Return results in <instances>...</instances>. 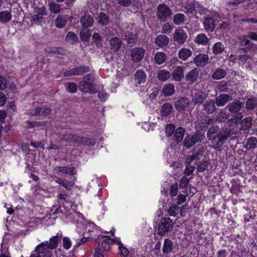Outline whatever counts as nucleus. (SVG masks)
Instances as JSON below:
<instances>
[{
  "label": "nucleus",
  "mask_w": 257,
  "mask_h": 257,
  "mask_svg": "<svg viewBox=\"0 0 257 257\" xmlns=\"http://www.w3.org/2000/svg\"><path fill=\"white\" fill-rule=\"evenodd\" d=\"M174 225V222L169 217H163L161 219L158 227L159 235H165L170 231Z\"/></svg>",
  "instance_id": "f257e3e1"
},
{
  "label": "nucleus",
  "mask_w": 257,
  "mask_h": 257,
  "mask_svg": "<svg viewBox=\"0 0 257 257\" xmlns=\"http://www.w3.org/2000/svg\"><path fill=\"white\" fill-rule=\"evenodd\" d=\"M172 11L166 5L161 4L157 7V17L162 22H166L172 15Z\"/></svg>",
  "instance_id": "f03ea898"
},
{
  "label": "nucleus",
  "mask_w": 257,
  "mask_h": 257,
  "mask_svg": "<svg viewBox=\"0 0 257 257\" xmlns=\"http://www.w3.org/2000/svg\"><path fill=\"white\" fill-rule=\"evenodd\" d=\"M208 94L205 92L198 89H194L191 91V102L194 105L203 104L207 98Z\"/></svg>",
  "instance_id": "7ed1b4c3"
},
{
  "label": "nucleus",
  "mask_w": 257,
  "mask_h": 257,
  "mask_svg": "<svg viewBox=\"0 0 257 257\" xmlns=\"http://www.w3.org/2000/svg\"><path fill=\"white\" fill-rule=\"evenodd\" d=\"M231 135V130L228 128H222L217 135L218 142L214 148H220L226 141L227 139Z\"/></svg>",
  "instance_id": "20e7f679"
},
{
  "label": "nucleus",
  "mask_w": 257,
  "mask_h": 257,
  "mask_svg": "<svg viewBox=\"0 0 257 257\" xmlns=\"http://www.w3.org/2000/svg\"><path fill=\"white\" fill-rule=\"evenodd\" d=\"M35 248L42 257H51L53 255L52 249L48 246L47 241L39 244Z\"/></svg>",
  "instance_id": "39448f33"
},
{
  "label": "nucleus",
  "mask_w": 257,
  "mask_h": 257,
  "mask_svg": "<svg viewBox=\"0 0 257 257\" xmlns=\"http://www.w3.org/2000/svg\"><path fill=\"white\" fill-rule=\"evenodd\" d=\"M145 50L142 47H135L131 51L132 60L135 63L140 62L144 58Z\"/></svg>",
  "instance_id": "423d86ee"
},
{
  "label": "nucleus",
  "mask_w": 257,
  "mask_h": 257,
  "mask_svg": "<svg viewBox=\"0 0 257 257\" xmlns=\"http://www.w3.org/2000/svg\"><path fill=\"white\" fill-rule=\"evenodd\" d=\"M239 41L240 45L242 47H246L248 48L251 51V53L257 52V45L254 44L250 40L246 39L245 35L240 36L238 38Z\"/></svg>",
  "instance_id": "0eeeda50"
},
{
  "label": "nucleus",
  "mask_w": 257,
  "mask_h": 257,
  "mask_svg": "<svg viewBox=\"0 0 257 257\" xmlns=\"http://www.w3.org/2000/svg\"><path fill=\"white\" fill-rule=\"evenodd\" d=\"M173 39L177 44L179 45L183 44L187 40V33L182 29H177L174 33Z\"/></svg>",
  "instance_id": "6e6552de"
},
{
  "label": "nucleus",
  "mask_w": 257,
  "mask_h": 257,
  "mask_svg": "<svg viewBox=\"0 0 257 257\" xmlns=\"http://www.w3.org/2000/svg\"><path fill=\"white\" fill-rule=\"evenodd\" d=\"M78 89L80 91L84 93H95L96 90L93 87L92 82H88L82 81L80 82L78 86Z\"/></svg>",
  "instance_id": "1a4fd4ad"
},
{
  "label": "nucleus",
  "mask_w": 257,
  "mask_h": 257,
  "mask_svg": "<svg viewBox=\"0 0 257 257\" xmlns=\"http://www.w3.org/2000/svg\"><path fill=\"white\" fill-rule=\"evenodd\" d=\"M203 25L205 30L208 32H212L215 30L216 24L213 18L205 17L203 21Z\"/></svg>",
  "instance_id": "9d476101"
},
{
  "label": "nucleus",
  "mask_w": 257,
  "mask_h": 257,
  "mask_svg": "<svg viewBox=\"0 0 257 257\" xmlns=\"http://www.w3.org/2000/svg\"><path fill=\"white\" fill-rule=\"evenodd\" d=\"M215 101L213 99H210L203 103V110L207 114H212L216 111Z\"/></svg>",
  "instance_id": "9b49d317"
},
{
  "label": "nucleus",
  "mask_w": 257,
  "mask_h": 257,
  "mask_svg": "<svg viewBox=\"0 0 257 257\" xmlns=\"http://www.w3.org/2000/svg\"><path fill=\"white\" fill-rule=\"evenodd\" d=\"M199 77V70L195 68L190 70L186 75L185 80L190 84L196 82Z\"/></svg>",
  "instance_id": "f8f14e48"
},
{
  "label": "nucleus",
  "mask_w": 257,
  "mask_h": 257,
  "mask_svg": "<svg viewBox=\"0 0 257 257\" xmlns=\"http://www.w3.org/2000/svg\"><path fill=\"white\" fill-rule=\"evenodd\" d=\"M209 57L205 54H200L194 59V62L198 67H204L208 63Z\"/></svg>",
  "instance_id": "ddd939ff"
},
{
  "label": "nucleus",
  "mask_w": 257,
  "mask_h": 257,
  "mask_svg": "<svg viewBox=\"0 0 257 257\" xmlns=\"http://www.w3.org/2000/svg\"><path fill=\"white\" fill-rule=\"evenodd\" d=\"M232 100V96L228 94L222 93L218 96L215 100L217 106H223Z\"/></svg>",
  "instance_id": "4468645a"
},
{
  "label": "nucleus",
  "mask_w": 257,
  "mask_h": 257,
  "mask_svg": "<svg viewBox=\"0 0 257 257\" xmlns=\"http://www.w3.org/2000/svg\"><path fill=\"white\" fill-rule=\"evenodd\" d=\"M243 103L238 100H234L232 102L229 103L226 107V109L231 113H236L238 112L243 106Z\"/></svg>",
  "instance_id": "2eb2a0df"
},
{
  "label": "nucleus",
  "mask_w": 257,
  "mask_h": 257,
  "mask_svg": "<svg viewBox=\"0 0 257 257\" xmlns=\"http://www.w3.org/2000/svg\"><path fill=\"white\" fill-rule=\"evenodd\" d=\"M190 104V100L187 98H181L175 102V107L179 111L184 110Z\"/></svg>",
  "instance_id": "dca6fc26"
},
{
  "label": "nucleus",
  "mask_w": 257,
  "mask_h": 257,
  "mask_svg": "<svg viewBox=\"0 0 257 257\" xmlns=\"http://www.w3.org/2000/svg\"><path fill=\"white\" fill-rule=\"evenodd\" d=\"M80 23L84 28L91 27L94 23V19L92 16L85 15L80 18Z\"/></svg>",
  "instance_id": "f3484780"
},
{
  "label": "nucleus",
  "mask_w": 257,
  "mask_h": 257,
  "mask_svg": "<svg viewBox=\"0 0 257 257\" xmlns=\"http://www.w3.org/2000/svg\"><path fill=\"white\" fill-rule=\"evenodd\" d=\"M123 39L128 44L134 45L137 44L138 42V37L136 34H134L130 32H126L122 36Z\"/></svg>",
  "instance_id": "a211bd4d"
},
{
  "label": "nucleus",
  "mask_w": 257,
  "mask_h": 257,
  "mask_svg": "<svg viewBox=\"0 0 257 257\" xmlns=\"http://www.w3.org/2000/svg\"><path fill=\"white\" fill-rule=\"evenodd\" d=\"M169 38L164 35H159L155 39V44L160 47H165L169 43Z\"/></svg>",
  "instance_id": "6ab92c4d"
},
{
  "label": "nucleus",
  "mask_w": 257,
  "mask_h": 257,
  "mask_svg": "<svg viewBox=\"0 0 257 257\" xmlns=\"http://www.w3.org/2000/svg\"><path fill=\"white\" fill-rule=\"evenodd\" d=\"M196 148H194L193 150V155H188L186 159V162L193 163V162L195 161L196 163V162L200 160L201 158L203 156V152L200 149L199 150V151H196Z\"/></svg>",
  "instance_id": "aec40b11"
},
{
  "label": "nucleus",
  "mask_w": 257,
  "mask_h": 257,
  "mask_svg": "<svg viewBox=\"0 0 257 257\" xmlns=\"http://www.w3.org/2000/svg\"><path fill=\"white\" fill-rule=\"evenodd\" d=\"M184 68L183 67H177L172 72L174 80L180 82L184 77Z\"/></svg>",
  "instance_id": "412c9836"
},
{
  "label": "nucleus",
  "mask_w": 257,
  "mask_h": 257,
  "mask_svg": "<svg viewBox=\"0 0 257 257\" xmlns=\"http://www.w3.org/2000/svg\"><path fill=\"white\" fill-rule=\"evenodd\" d=\"M167 59V55L162 52H157L154 57L155 63L158 65H161L164 63Z\"/></svg>",
  "instance_id": "4be33fe9"
},
{
  "label": "nucleus",
  "mask_w": 257,
  "mask_h": 257,
  "mask_svg": "<svg viewBox=\"0 0 257 257\" xmlns=\"http://www.w3.org/2000/svg\"><path fill=\"white\" fill-rule=\"evenodd\" d=\"M192 54V51L188 48H183L180 49L178 52V57L180 59L185 61Z\"/></svg>",
  "instance_id": "5701e85b"
},
{
  "label": "nucleus",
  "mask_w": 257,
  "mask_h": 257,
  "mask_svg": "<svg viewBox=\"0 0 257 257\" xmlns=\"http://www.w3.org/2000/svg\"><path fill=\"white\" fill-rule=\"evenodd\" d=\"M174 249L173 243L169 238H166L164 240L163 247V252L164 254H168L171 252Z\"/></svg>",
  "instance_id": "b1692460"
},
{
  "label": "nucleus",
  "mask_w": 257,
  "mask_h": 257,
  "mask_svg": "<svg viewBox=\"0 0 257 257\" xmlns=\"http://www.w3.org/2000/svg\"><path fill=\"white\" fill-rule=\"evenodd\" d=\"M110 49L114 52L118 51L121 47V42L117 37H113L110 40Z\"/></svg>",
  "instance_id": "393cba45"
},
{
  "label": "nucleus",
  "mask_w": 257,
  "mask_h": 257,
  "mask_svg": "<svg viewBox=\"0 0 257 257\" xmlns=\"http://www.w3.org/2000/svg\"><path fill=\"white\" fill-rule=\"evenodd\" d=\"M97 23L101 26H106L109 22V17L104 13H99L96 18Z\"/></svg>",
  "instance_id": "a878e982"
},
{
  "label": "nucleus",
  "mask_w": 257,
  "mask_h": 257,
  "mask_svg": "<svg viewBox=\"0 0 257 257\" xmlns=\"http://www.w3.org/2000/svg\"><path fill=\"white\" fill-rule=\"evenodd\" d=\"M134 77L136 82L138 84L144 83L146 81V74L142 70H138L134 75Z\"/></svg>",
  "instance_id": "bb28decb"
},
{
  "label": "nucleus",
  "mask_w": 257,
  "mask_h": 257,
  "mask_svg": "<svg viewBox=\"0 0 257 257\" xmlns=\"http://www.w3.org/2000/svg\"><path fill=\"white\" fill-rule=\"evenodd\" d=\"M226 73V71L225 70L218 68L214 70L211 77L214 80H220L224 78Z\"/></svg>",
  "instance_id": "cd10ccee"
},
{
  "label": "nucleus",
  "mask_w": 257,
  "mask_h": 257,
  "mask_svg": "<svg viewBox=\"0 0 257 257\" xmlns=\"http://www.w3.org/2000/svg\"><path fill=\"white\" fill-rule=\"evenodd\" d=\"M185 130L182 127H178L174 133V139L177 143L181 142L184 138Z\"/></svg>",
  "instance_id": "c85d7f7f"
},
{
  "label": "nucleus",
  "mask_w": 257,
  "mask_h": 257,
  "mask_svg": "<svg viewBox=\"0 0 257 257\" xmlns=\"http://www.w3.org/2000/svg\"><path fill=\"white\" fill-rule=\"evenodd\" d=\"M162 92L165 96L172 95L175 92L174 85L171 83L165 84L163 88Z\"/></svg>",
  "instance_id": "c756f323"
},
{
  "label": "nucleus",
  "mask_w": 257,
  "mask_h": 257,
  "mask_svg": "<svg viewBox=\"0 0 257 257\" xmlns=\"http://www.w3.org/2000/svg\"><path fill=\"white\" fill-rule=\"evenodd\" d=\"M173 107L171 104L166 103L162 105L161 109V115L164 116L169 115L172 111Z\"/></svg>",
  "instance_id": "7c9ffc66"
},
{
  "label": "nucleus",
  "mask_w": 257,
  "mask_h": 257,
  "mask_svg": "<svg viewBox=\"0 0 257 257\" xmlns=\"http://www.w3.org/2000/svg\"><path fill=\"white\" fill-rule=\"evenodd\" d=\"M55 170L58 172L69 175H73L76 173L74 168H69L68 167L58 166L55 168Z\"/></svg>",
  "instance_id": "2f4dec72"
},
{
  "label": "nucleus",
  "mask_w": 257,
  "mask_h": 257,
  "mask_svg": "<svg viewBox=\"0 0 257 257\" xmlns=\"http://www.w3.org/2000/svg\"><path fill=\"white\" fill-rule=\"evenodd\" d=\"M218 133V127H211L207 132V138L209 140H214L216 138H217Z\"/></svg>",
  "instance_id": "473e14b6"
},
{
  "label": "nucleus",
  "mask_w": 257,
  "mask_h": 257,
  "mask_svg": "<svg viewBox=\"0 0 257 257\" xmlns=\"http://www.w3.org/2000/svg\"><path fill=\"white\" fill-rule=\"evenodd\" d=\"M213 53L217 55L222 53L225 50L224 45L220 42H217L212 47Z\"/></svg>",
  "instance_id": "72a5a7b5"
},
{
  "label": "nucleus",
  "mask_w": 257,
  "mask_h": 257,
  "mask_svg": "<svg viewBox=\"0 0 257 257\" xmlns=\"http://www.w3.org/2000/svg\"><path fill=\"white\" fill-rule=\"evenodd\" d=\"M195 42L199 44L206 45L209 42V39L204 34H198L195 38Z\"/></svg>",
  "instance_id": "f704fd0d"
},
{
  "label": "nucleus",
  "mask_w": 257,
  "mask_h": 257,
  "mask_svg": "<svg viewBox=\"0 0 257 257\" xmlns=\"http://www.w3.org/2000/svg\"><path fill=\"white\" fill-rule=\"evenodd\" d=\"M91 36V32L89 30L83 29L80 33L81 40L83 42H88Z\"/></svg>",
  "instance_id": "c9c22d12"
},
{
  "label": "nucleus",
  "mask_w": 257,
  "mask_h": 257,
  "mask_svg": "<svg viewBox=\"0 0 257 257\" xmlns=\"http://www.w3.org/2000/svg\"><path fill=\"white\" fill-rule=\"evenodd\" d=\"M171 77V74L169 71L162 69L158 73V78L159 80L165 81L168 80Z\"/></svg>",
  "instance_id": "e433bc0d"
},
{
  "label": "nucleus",
  "mask_w": 257,
  "mask_h": 257,
  "mask_svg": "<svg viewBox=\"0 0 257 257\" xmlns=\"http://www.w3.org/2000/svg\"><path fill=\"white\" fill-rule=\"evenodd\" d=\"M66 18L64 16L58 15L55 19L56 26L59 28H63L66 24Z\"/></svg>",
  "instance_id": "4c0bfd02"
},
{
  "label": "nucleus",
  "mask_w": 257,
  "mask_h": 257,
  "mask_svg": "<svg viewBox=\"0 0 257 257\" xmlns=\"http://www.w3.org/2000/svg\"><path fill=\"white\" fill-rule=\"evenodd\" d=\"M50 11L55 14H57L60 13L61 8V6L59 4H56L54 2H50L48 4Z\"/></svg>",
  "instance_id": "58836bf2"
},
{
  "label": "nucleus",
  "mask_w": 257,
  "mask_h": 257,
  "mask_svg": "<svg viewBox=\"0 0 257 257\" xmlns=\"http://www.w3.org/2000/svg\"><path fill=\"white\" fill-rule=\"evenodd\" d=\"M197 3L194 2H188L186 3L185 8L186 9L187 14H191L196 10L197 6Z\"/></svg>",
  "instance_id": "ea45409f"
},
{
  "label": "nucleus",
  "mask_w": 257,
  "mask_h": 257,
  "mask_svg": "<svg viewBox=\"0 0 257 257\" xmlns=\"http://www.w3.org/2000/svg\"><path fill=\"white\" fill-rule=\"evenodd\" d=\"M185 16L184 14L178 13L174 15L173 17V22L176 25H180L185 21Z\"/></svg>",
  "instance_id": "a19ab883"
},
{
  "label": "nucleus",
  "mask_w": 257,
  "mask_h": 257,
  "mask_svg": "<svg viewBox=\"0 0 257 257\" xmlns=\"http://www.w3.org/2000/svg\"><path fill=\"white\" fill-rule=\"evenodd\" d=\"M185 163L186 164V166L184 171V174L186 176H189L193 174V172L196 169V167L195 164H193L192 163L186 162L185 161Z\"/></svg>",
  "instance_id": "79ce46f5"
},
{
  "label": "nucleus",
  "mask_w": 257,
  "mask_h": 257,
  "mask_svg": "<svg viewBox=\"0 0 257 257\" xmlns=\"http://www.w3.org/2000/svg\"><path fill=\"white\" fill-rule=\"evenodd\" d=\"M257 106V98L251 97L248 98L245 104V106L247 109H253Z\"/></svg>",
  "instance_id": "37998d69"
},
{
  "label": "nucleus",
  "mask_w": 257,
  "mask_h": 257,
  "mask_svg": "<svg viewBox=\"0 0 257 257\" xmlns=\"http://www.w3.org/2000/svg\"><path fill=\"white\" fill-rule=\"evenodd\" d=\"M78 40L77 35L72 32H69L66 36V41L72 44H75Z\"/></svg>",
  "instance_id": "c03bdc74"
},
{
  "label": "nucleus",
  "mask_w": 257,
  "mask_h": 257,
  "mask_svg": "<svg viewBox=\"0 0 257 257\" xmlns=\"http://www.w3.org/2000/svg\"><path fill=\"white\" fill-rule=\"evenodd\" d=\"M45 51L49 53L63 55L65 51L61 47L47 48Z\"/></svg>",
  "instance_id": "a18cd8bd"
},
{
  "label": "nucleus",
  "mask_w": 257,
  "mask_h": 257,
  "mask_svg": "<svg viewBox=\"0 0 257 257\" xmlns=\"http://www.w3.org/2000/svg\"><path fill=\"white\" fill-rule=\"evenodd\" d=\"M257 145V139L255 137H250L247 140L246 148L251 149L255 148Z\"/></svg>",
  "instance_id": "49530a36"
},
{
  "label": "nucleus",
  "mask_w": 257,
  "mask_h": 257,
  "mask_svg": "<svg viewBox=\"0 0 257 257\" xmlns=\"http://www.w3.org/2000/svg\"><path fill=\"white\" fill-rule=\"evenodd\" d=\"M11 19V14L8 11H3L0 12V22L2 23H8Z\"/></svg>",
  "instance_id": "de8ad7c7"
},
{
  "label": "nucleus",
  "mask_w": 257,
  "mask_h": 257,
  "mask_svg": "<svg viewBox=\"0 0 257 257\" xmlns=\"http://www.w3.org/2000/svg\"><path fill=\"white\" fill-rule=\"evenodd\" d=\"M58 236H54L49 239L48 241V246L52 250L57 247L58 244Z\"/></svg>",
  "instance_id": "09e8293b"
},
{
  "label": "nucleus",
  "mask_w": 257,
  "mask_h": 257,
  "mask_svg": "<svg viewBox=\"0 0 257 257\" xmlns=\"http://www.w3.org/2000/svg\"><path fill=\"white\" fill-rule=\"evenodd\" d=\"M74 68L76 75H81L90 71V68L87 66H80Z\"/></svg>",
  "instance_id": "8fccbe9b"
},
{
  "label": "nucleus",
  "mask_w": 257,
  "mask_h": 257,
  "mask_svg": "<svg viewBox=\"0 0 257 257\" xmlns=\"http://www.w3.org/2000/svg\"><path fill=\"white\" fill-rule=\"evenodd\" d=\"M166 135L167 137H171L175 132V126L173 123H169L166 126Z\"/></svg>",
  "instance_id": "3c124183"
},
{
  "label": "nucleus",
  "mask_w": 257,
  "mask_h": 257,
  "mask_svg": "<svg viewBox=\"0 0 257 257\" xmlns=\"http://www.w3.org/2000/svg\"><path fill=\"white\" fill-rule=\"evenodd\" d=\"M95 141L92 139L86 137H81L80 145L93 146L95 144Z\"/></svg>",
  "instance_id": "603ef678"
},
{
  "label": "nucleus",
  "mask_w": 257,
  "mask_h": 257,
  "mask_svg": "<svg viewBox=\"0 0 257 257\" xmlns=\"http://www.w3.org/2000/svg\"><path fill=\"white\" fill-rule=\"evenodd\" d=\"M195 144L198 142H201L205 138L204 135L201 132H197L193 135L191 136Z\"/></svg>",
  "instance_id": "864d4df0"
},
{
  "label": "nucleus",
  "mask_w": 257,
  "mask_h": 257,
  "mask_svg": "<svg viewBox=\"0 0 257 257\" xmlns=\"http://www.w3.org/2000/svg\"><path fill=\"white\" fill-rule=\"evenodd\" d=\"M179 207L176 205L174 204L170 206L168 209V213L170 216H176L179 212Z\"/></svg>",
  "instance_id": "5fc2aeb1"
},
{
  "label": "nucleus",
  "mask_w": 257,
  "mask_h": 257,
  "mask_svg": "<svg viewBox=\"0 0 257 257\" xmlns=\"http://www.w3.org/2000/svg\"><path fill=\"white\" fill-rule=\"evenodd\" d=\"M43 20L44 18L43 16L35 14L32 17L31 21L35 24L40 25Z\"/></svg>",
  "instance_id": "6e6d98bb"
},
{
  "label": "nucleus",
  "mask_w": 257,
  "mask_h": 257,
  "mask_svg": "<svg viewBox=\"0 0 257 257\" xmlns=\"http://www.w3.org/2000/svg\"><path fill=\"white\" fill-rule=\"evenodd\" d=\"M195 144L193 142V140L191 136H187L185 138L184 141V145L187 148H189L191 147L194 145Z\"/></svg>",
  "instance_id": "4d7b16f0"
},
{
  "label": "nucleus",
  "mask_w": 257,
  "mask_h": 257,
  "mask_svg": "<svg viewBox=\"0 0 257 257\" xmlns=\"http://www.w3.org/2000/svg\"><path fill=\"white\" fill-rule=\"evenodd\" d=\"M173 26L167 23L162 26V33L163 34H169L173 30Z\"/></svg>",
  "instance_id": "13d9d810"
},
{
  "label": "nucleus",
  "mask_w": 257,
  "mask_h": 257,
  "mask_svg": "<svg viewBox=\"0 0 257 257\" xmlns=\"http://www.w3.org/2000/svg\"><path fill=\"white\" fill-rule=\"evenodd\" d=\"M56 182L60 184V185H62L64 187H65L68 190L71 189L73 185L70 182L68 181L58 179V180H56Z\"/></svg>",
  "instance_id": "bf43d9fd"
},
{
  "label": "nucleus",
  "mask_w": 257,
  "mask_h": 257,
  "mask_svg": "<svg viewBox=\"0 0 257 257\" xmlns=\"http://www.w3.org/2000/svg\"><path fill=\"white\" fill-rule=\"evenodd\" d=\"M193 177H191L190 179L187 178L185 176H183L180 180V187L183 189L185 188L188 184H189V180L191 179H192Z\"/></svg>",
  "instance_id": "052dcab7"
},
{
  "label": "nucleus",
  "mask_w": 257,
  "mask_h": 257,
  "mask_svg": "<svg viewBox=\"0 0 257 257\" xmlns=\"http://www.w3.org/2000/svg\"><path fill=\"white\" fill-rule=\"evenodd\" d=\"M34 12L35 13H37V15H39L42 16L47 15L46 9L44 6L40 8L36 7L34 9Z\"/></svg>",
  "instance_id": "680f3d73"
},
{
  "label": "nucleus",
  "mask_w": 257,
  "mask_h": 257,
  "mask_svg": "<svg viewBox=\"0 0 257 257\" xmlns=\"http://www.w3.org/2000/svg\"><path fill=\"white\" fill-rule=\"evenodd\" d=\"M208 163L207 161H202L197 166V169L198 172H203L208 167Z\"/></svg>",
  "instance_id": "e2e57ef3"
},
{
  "label": "nucleus",
  "mask_w": 257,
  "mask_h": 257,
  "mask_svg": "<svg viewBox=\"0 0 257 257\" xmlns=\"http://www.w3.org/2000/svg\"><path fill=\"white\" fill-rule=\"evenodd\" d=\"M117 243L119 244L118 248L120 252L121 255L123 257H126L128 254V250L125 247L123 246L122 243L120 241H117Z\"/></svg>",
  "instance_id": "0e129e2a"
},
{
  "label": "nucleus",
  "mask_w": 257,
  "mask_h": 257,
  "mask_svg": "<svg viewBox=\"0 0 257 257\" xmlns=\"http://www.w3.org/2000/svg\"><path fill=\"white\" fill-rule=\"evenodd\" d=\"M27 124H29L31 127H40L42 126L46 125V121H27Z\"/></svg>",
  "instance_id": "69168bd1"
},
{
  "label": "nucleus",
  "mask_w": 257,
  "mask_h": 257,
  "mask_svg": "<svg viewBox=\"0 0 257 257\" xmlns=\"http://www.w3.org/2000/svg\"><path fill=\"white\" fill-rule=\"evenodd\" d=\"M218 89L220 91L227 92L228 88L227 85V83L224 81H221L218 85Z\"/></svg>",
  "instance_id": "338daca9"
},
{
  "label": "nucleus",
  "mask_w": 257,
  "mask_h": 257,
  "mask_svg": "<svg viewBox=\"0 0 257 257\" xmlns=\"http://www.w3.org/2000/svg\"><path fill=\"white\" fill-rule=\"evenodd\" d=\"M77 87L76 84L74 82H70L68 84L67 90L71 93H75L77 91Z\"/></svg>",
  "instance_id": "774afa93"
}]
</instances>
